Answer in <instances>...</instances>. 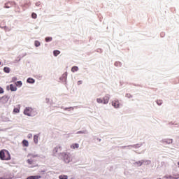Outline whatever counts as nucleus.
Returning a JSON list of instances; mask_svg holds the SVG:
<instances>
[{
  "instance_id": "nucleus-17",
  "label": "nucleus",
  "mask_w": 179,
  "mask_h": 179,
  "mask_svg": "<svg viewBox=\"0 0 179 179\" xmlns=\"http://www.w3.org/2000/svg\"><path fill=\"white\" fill-rule=\"evenodd\" d=\"M59 150H61V146L58 145L54 148L53 152L54 153H57V152H59Z\"/></svg>"
},
{
  "instance_id": "nucleus-35",
  "label": "nucleus",
  "mask_w": 179,
  "mask_h": 179,
  "mask_svg": "<svg viewBox=\"0 0 179 179\" xmlns=\"http://www.w3.org/2000/svg\"><path fill=\"white\" fill-rule=\"evenodd\" d=\"M115 66H121V63L119 62H115Z\"/></svg>"
},
{
  "instance_id": "nucleus-43",
  "label": "nucleus",
  "mask_w": 179,
  "mask_h": 179,
  "mask_svg": "<svg viewBox=\"0 0 179 179\" xmlns=\"http://www.w3.org/2000/svg\"><path fill=\"white\" fill-rule=\"evenodd\" d=\"M97 141H99V142H101V139L99 138H97Z\"/></svg>"
},
{
  "instance_id": "nucleus-26",
  "label": "nucleus",
  "mask_w": 179,
  "mask_h": 179,
  "mask_svg": "<svg viewBox=\"0 0 179 179\" xmlns=\"http://www.w3.org/2000/svg\"><path fill=\"white\" fill-rule=\"evenodd\" d=\"M34 162V159L29 158L27 160V163H28V164H33V162Z\"/></svg>"
},
{
  "instance_id": "nucleus-32",
  "label": "nucleus",
  "mask_w": 179,
  "mask_h": 179,
  "mask_svg": "<svg viewBox=\"0 0 179 179\" xmlns=\"http://www.w3.org/2000/svg\"><path fill=\"white\" fill-rule=\"evenodd\" d=\"M31 17L32 19H37V14H36L35 13H33L31 14Z\"/></svg>"
},
{
  "instance_id": "nucleus-12",
  "label": "nucleus",
  "mask_w": 179,
  "mask_h": 179,
  "mask_svg": "<svg viewBox=\"0 0 179 179\" xmlns=\"http://www.w3.org/2000/svg\"><path fill=\"white\" fill-rule=\"evenodd\" d=\"M77 134H84V135H87V134H89V131H87V130H81V131H78L76 132Z\"/></svg>"
},
{
  "instance_id": "nucleus-37",
  "label": "nucleus",
  "mask_w": 179,
  "mask_h": 179,
  "mask_svg": "<svg viewBox=\"0 0 179 179\" xmlns=\"http://www.w3.org/2000/svg\"><path fill=\"white\" fill-rule=\"evenodd\" d=\"M166 178L167 179H176V178H174L173 176H166Z\"/></svg>"
},
{
  "instance_id": "nucleus-10",
  "label": "nucleus",
  "mask_w": 179,
  "mask_h": 179,
  "mask_svg": "<svg viewBox=\"0 0 179 179\" xmlns=\"http://www.w3.org/2000/svg\"><path fill=\"white\" fill-rule=\"evenodd\" d=\"M27 83H30L31 85H33L34 83H36V80H34V78H29L27 80Z\"/></svg>"
},
{
  "instance_id": "nucleus-9",
  "label": "nucleus",
  "mask_w": 179,
  "mask_h": 179,
  "mask_svg": "<svg viewBox=\"0 0 179 179\" xmlns=\"http://www.w3.org/2000/svg\"><path fill=\"white\" fill-rule=\"evenodd\" d=\"M143 163H145V159L138 161V162H136L134 163V164H137L138 167H141V166H142L143 164Z\"/></svg>"
},
{
  "instance_id": "nucleus-46",
  "label": "nucleus",
  "mask_w": 179,
  "mask_h": 179,
  "mask_svg": "<svg viewBox=\"0 0 179 179\" xmlns=\"http://www.w3.org/2000/svg\"><path fill=\"white\" fill-rule=\"evenodd\" d=\"M61 108H64V107H63V106H62V107H61Z\"/></svg>"
},
{
  "instance_id": "nucleus-39",
  "label": "nucleus",
  "mask_w": 179,
  "mask_h": 179,
  "mask_svg": "<svg viewBox=\"0 0 179 179\" xmlns=\"http://www.w3.org/2000/svg\"><path fill=\"white\" fill-rule=\"evenodd\" d=\"M82 83H83V81L79 80V81H78L77 85L79 86V85H82Z\"/></svg>"
},
{
  "instance_id": "nucleus-30",
  "label": "nucleus",
  "mask_w": 179,
  "mask_h": 179,
  "mask_svg": "<svg viewBox=\"0 0 179 179\" xmlns=\"http://www.w3.org/2000/svg\"><path fill=\"white\" fill-rule=\"evenodd\" d=\"M59 179H68V176L66 175H61L59 176Z\"/></svg>"
},
{
  "instance_id": "nucleus-1",
  "label": "nucleus",
  "mask_w": 179,
  "mask_h": 179,
  "mask_svg": "<svg viewBox=\"0 0 179 179\" xmlns=\"http://www.w3.org/2000/svg\"><path fill=\"white\" fill-rule=\"evenodd\" d=\"M24 115H27V117H36L37 114H38V111H37V108L32 107H27L24 110Z\"/></svg>"
},
{
  "instance_id": "nucleus-34",
  "label": "nucleus",
  "mask_w": 179,
  "mask_h": 179,
  "mask_svg": "<svg viewBox=\"0 0 179 179\" xmlns=\"http://www.w3.org/2000/svg\"><path fill=\"white\" fill-rule=\"evenodd\" d=\"M166 143L168 144L173 143V139H168L166 141Z\"/></svg>"
},
{
  "instance_id": "nucleus-4",
  "label": "nucleus",
  "mask_w": 179,
  "mask_h": 179,
  "mask_svg": "<svg viewBox=\"0 0 179 179\" xmlns=\"http://www.w3.org/2000/svg\"><path fill=\"white\" fill-rule=\"evenodd\" d=\"M110 97V94H106L102 99L103 104H108Z\"/></svg>"
},
{
  "instance_id": "nucleus-25",
  "label": "nucleus",
  "mask_w": 179,
  "mask_h": 179,
  "mask_svg": "<svg viewBox=\"0 0 179 179\" xmlns=\"http://www.w3.org/2000/svg\"><path fill=\"white\" fill-rule=\"evenodd\" d=\"M34 45H35V47H40V45H41V43H40V41H35Z\"/></svg>"
},
{
  "instance_id": "nucleus-42",
  "label": "nucleus",
  "mask_w": 179,
  "mask_h": 179,
  "mask_svg": "<svg viewBox=\"0 0 179 179\" xmlns=\"http://www.w3.org/2000/svg\"><path fill=\"white\" fill-rule=\"evenodd\" d=\"M4 8H6V9H9V8H10V6H6Z\"/></svg>"
},
{
  "instance_id": "nucleus-21",
  "label": "nucleus",
  "mask_w": 179,
  "mask_h": 179,
  "mask_svg": "<svg viewBox=\"0 0 179 179\" xmlns=\"http://www.w3.org/2000/svg\"><path fill=\"white\" fill-rule=\"evenodd\" d=\"M59 54H61V52H59V50H54L53 51V55H55V57H58V55H59Z\"/></svg>"
},
{
  "instance_id": "nucleus-16",
  "label": "nucleus",
  "mask_w": 179,
  "mask_h": 179,
  "mask_svg": "<svg viewBox=\"0 0 179 179\" xmlns=\"http://www.w3.org/2000/svg\"><path fill=\"white\" fill-rule=\"evenodd\" d=\"M142 146V144H134L132 145L131 149H139Z\"/></svg>"
},
{
  "instance_id": "nucleus-23",
  "label": "nucleus",
  "mask_w": 179,
  "mask_h": 179,
  "mask_svg": "<svg viewBox=\"0 0 179 179\" xmlns=\"http://www.w3.org/2000/svg\"><path fill=\"white\" fill-rule=\"evenodd\" d=\"M3 71L6 73H9V72H10V69L9 67H4L3 68Z\"/></svg>"
},
{
  "instance_id": "nucleus-36",
  "label": "nucleus",
  "mask_w": 179,
  "mask_h": 179,
  "mask_svg": "<svg viewBox=\"0 0 179 179\" xmlns=\"http://www.w3.org/2000/svg\"><path fill=\"white\" fill-rule=\"evenodd\" d=\"M126 97H127V99H132V95L131 94H126Z\"/></svg>"
},
{
  "instance_id": "nucleus-11",
  "label": "nucleus",
  "mask_w": 179,
  "mask_h": 179,
  "mask_svg": "<svg viewBox=\"0 0 179 179\" xmlns=\"http://www.w3.org/2000/svg\"><path fill=\"white\" fill-rule=\"evenodd\" d=\"M10 90H11V92H16V90H17V87H16L13 84H10Z\"/></svg>"
},
{
  "instance_id": "nucleus-38",
  "label": "nucleus",
  "mask_w": 179,
  "mask_h": 179,
  "mask_svg": "<svg viewBox=\"0 0 179 179\" xmlns=\"http://www.w3.org/2000/svg\"><path fill=\"white\" fill-rule=\"evenodd\" d=\"M16 80H17V78H16V77H13V78H12V82H16Z\"/></svg>"
},
{
  "instance_id": "nucleus-24",
  "label": "nucleus",
  "mask_w": 179,
  "mask_h": 179,
  "mask_svg": "<svg viewBox=\"0 0 179 179\" xmlns=\"http://www.w3.org/2000/svg\"><path fill=\"white\" fill-rule=\"evenodd\" d=\"M22 85H23V83H22V81H17L15 83V85L17 87H22Z\"/></svg>"
},
{
  "instance_id": "nucleus-18",
  "label": "nucleus",
  "mask_w": 179,
  "mask_h": 179,
  "mask_svg": "<svg viewBox=\"0 0 179 179\" xmlns=\"http://www.w3.org/2000/svg\"><path fill=\"white\" fill-rule=\"evenodd\" d=\"M6 153L7 154L6 155V160H10V154L9 153V151L6 150Z\"/></svg>"
},
{
  "instance_id": "nucleus-22",
  "label": "nucleus",
  "mask_w": 179,
  "mask_h": 179,
  "mask_svg": "<svg viewBox=\"0 0 179 179\" xmlns=\"http://www.w3.org/2000/svg\"><path fill=\"white\" fill-rule=\"evenodd\" d=\"M96 103H98V104H103V99H101V98H97V99H96Z\"/></svg>"
},
{
  "instance_id": "nucleus-20",
  "label": "nucleus",
  "mask_w": 179,
  "mask_h": 179,
  "mask_svg": "<svg viewBox=\"0 0 179 179\" xmlns=\"http://www.w3.org/2000/svg\"><path fill=\"white\" fill-rule=\"evenodd\" d=\"M125 148L129 149V150H132V145L122 147V149H125Z\"/></svg>"
},
{
  "instance_id": "nucleus-31",
  "label": "nucleus",
  "mask_w": 179,
  "mask_h": 179,
  "mask_svg": "<svg viewBox=\"0 0 179 179\" xmlns=\"http://www.w3.org/2000/svg\"><path fill=\"white\" fill-rule=\"evenodd\" d=\"M13 113H16L17 114V113H20V110L17 108H15L13 109Z\"/></svg>"
},
{
  "instance_id": "nucleus-41",
  "label": "nucleus",
  "mask_w": 179,
  "mask_h": 179,
  "mask_svg": "<svg viewBox=\"0 0 179 179\" xmlns=\"http://www.w3.org/2000/svg\"><path fill=\"white\" fill-rule=\"evenodd\" d=\"M40 5H41V3L39 1L36 3V6H39Z\"/></svg>"
},
{
  "instance_id": "nucleus-44",
  "label": "nucleus",
  "mask_w": 179,
  "mask_h": 179,
  "mask_svg": "<svg viewBox=\"0 0 179 179\" xmlns=\"http://www.w3.org/2000/svg\"><path fill=\"white\" fill-rule=\"evenodd\" d=\"M134 152H135V153H139L138 151L133 150Z\"/></svg>"
},
{
  "instance_id": "nucleus-6",
  "label": "nucleus",
  "mask_w": 179,
  "mask_h": 179,
  "mask_svg": "<svg viewBox=\"0 0 179 179\" xmlns=\"http://www.w3.org/2000/svg\"><path fill=\"white\" fill-rule=\"evenodd\" d=\"M0 100L2 104H6V103H8V101H9V96L8 95H4L0 99Z\"/></svg>"
},
{
  "instance_id": "nucleus-15",
  "label": "nucleus",
  "mask_w": 179,
  "mask_h": 179,
  "mask_svg": "<svg viewBox=\"0 0 179 179\" xmlns=\"http://www.w3.org/2000/svg\"><path fill=\"white\" fill-rule=\"evenodd\" d=\"M71 149H79V143H73L71 145Z\"/></svg>"
},
{
  "instance_id": "nucleus-48",
  "label": "nucleus",
  "mask_w": 179,
  "mask_h": 179,
  "mask_svg": "<svg viewBox=\"0 0 179 179\" xmlns=\"http://www.w3.org/2000/svg\"><path fill=\"white\" fill-rule=\"evenodd\" d=\"M0 65H1V62H0Z\"/></svg>"
},
{
  "instance_id": "nucleus-45",
  "label": "nucleus",
  "mask_w": 179,
  "mask_h": 179,
  "mask_svg": "<svg viewBox=\"0 0 179 179\" xmlns=\"http://www.w3.org/2000/svg\"><path fill=\"white\" fill-rule=\"evenodd\" d=\"M158 106H162V103L157 102Z\"/></svg>"
},
{
  "instance_id": "nucleus-7",
  "label": "nucleus",
  "mask_w": 179,
  "mask_h": 179,
  "mask_svg": "<svg viewBox=\"0 0 179 179\" xmlns=\"http://www.w3.org/2000/svg\"><path fill=\"white\" fill-rule=\"evenodd\" d=\"M112 106L114 108H120V101L118 99H115L112 101Z\"/></svg>"
},
{
  "instance_id": "nucleus-19",
  "label": "nucleus",
  "mask_w": 179,
  "mask_h": 179,
  "mask_svg": "<svg viewBox=\"0 0 179 179\" xmlns=\"http://www.w3.org/2000/svg\"><path fill=\"white\" fill-rule=\"evenodd\" d=\"M34 142L36 144L38 143V136L37 135L34 136Z\"/></svg>"
},
{
  "instance_id": "nucleus-3",
  "label": "nucleus",
  "mask_w": 179,
  "mask_h": 179,
  "mask_svg": "<svg viewBox=\"0 0 179 179\" xmlns=\"http://www.w3.org/2000/svg\"><path fill=\"white\" fill-rule=\"evenodd\" d=\"M12 178H13V176H12V173H10V172H6L3 176L0 177V179H12Z\"/></svg>"
},
{
  "instance_id": "nucleus-40",
  "label": "nucleus",
  "mask_w": 179,
  "mask_h": 179,
  "mask_svg": "<svg viewBox=\"0 0 179 179\" xmlns=\"http://www.w3.org/2000/svg\"><path fill=\"white\" fill-rule=\"evenodd\" d=\"M3 93V88L0 87V94H2Z\"/></svg>"
},
{
  "instance_id": "nucleus-13",
  "label": "nucleus",
  "mask_w": 179,
  "mask_h": 179,
  "mask_svg": "<svg viewBox=\"0 0 179 179\" xmlns=\"http://www.w3.org/2000/svg\"><path fill=\"white\" fill-rule=\"evenodd\" d=\"M27 157L29 158V159H34L35 157H38V155H36V154H29L28 155H27Z\"/></svg>"
},
{
  "instance_id": "nucleus-29",
  "label": "nucleus",
  "mask_w": 179,
  "mask_h": 179,
  "mask_svg": "<svg viewBox=\"0 0 179 179\" xmlns=\"http://www.w3.org/2000/svg\"><path fill=\"white\" fill-rule=\"evenodd\" d=\"M64 110H65L66 111H71V110H75V107H69V108H64Z\"/></svg>"
},
{
  "instance_id": "nucleus-27",
  "label": "nucleus",
  "mask_w": 179,
  "mask_h": 179,
  "mask_svg": "<svg viewBox=\"0 0 179 179\" xmlns=\"http://www.w3.org/2000/svg\"><path fill=\"white\" fill-rule=\"evenodd\" d=\"M45 41L46 43H50V41H52V37H46Z\"/></svg>"
},
{
  "instance_id": "nucleus-47",
  "label": "nucleus",
  "mask_w": 179,
  "mask_h": 179,
  "mask_svg": "<svg viewBox=\"0 0 179 179\" xmlns=\"http://www.w3.org/2000/svg\"><path fill=\"white\" fill-rule=\"evenodd\" d=\"M36 29H38V27H36Z\"/></svg>"
},
{
  "instance_id": "nucleus-5",
  "label": "nucleus",
  "mask_w": 179,
  "mask_h": 179,
  "mask_svg": "<svg viewBox=\"0 0 179 179\" xmlns=\"http://www.w3.org/2000/svg\"><path fill=\"white\" fill-rule=\"evenodd\" d=\"M8 154L6 153V150H1L0 151V159L1 160H6V156Z\"/></svg>"
},
{
  "instance_id": "nucleus-33",
  "label": "nucleus",
  "mask_w": 179,
  "mask_h": 179,
  "mask_svg": "<svg viewBox=\"0 0 179 179\" xmlns=\"http://www.w3.org/2000/svg\"><path fill=\"white\" fill-rule=\"evenodd\" d=\"M144 163L146 164V166H149V164H150L151 162H150V160H144Z\"/></svg>"
},
{
  "instance_id": "nucleus-14",
  "label": "nucleus",
  "mask_w": 179,
  "mask_h": 179,
  "mask_svg": "<svg viewBox=\"0 0 179 179\" xmlns=\"http://www.w3.org/2000/svg\"><path fill=\"white\" fill-rule=\"evenodd\" d=\"M78 71H79V67H78V66H73L71 68V72L73 73L78 72Z\"/></svg>"
},
{
  "instance_id": "nucleus-8",
  "label": "nucleus",
  "mask_w": 179,
  "mask_h": 179,
  "mask_svg": "<svg viewBox=\"0 0 179 179\" xmlns=\"http://www.w3.org/2000/svg\"><path fill=\"white\" fill-rule=\"evenodd\" d=\"M67 77H68V73H64L60 78V80L66 82Z\"/></svg>"
},
{
  "instance_id": "nucleus-28",
  "label": "nucleus",
  "mask_w": 179,
  "mask_h": 179,
  "mask_svg": "<svg viewBox=\"0 0 179 179\" xmlns=\"http://www.w3.org/2000/svg\"><path fill=\"white\" fill-rule=\"evenodd\" d=\"M22 145H24V146H26V148H27V146H29V141H27V140H23Z\"/></svg>"
},
{
  "instance_id": "nucleus-2",
  "label": "nucleus",
  "mask_w": 179,
  "mask_h": 179,
  "mask_svg": "<svg viewBox=\"0 0 179 179\" xmlns=\"http://www.w3.org/2000/svg\"><path fill=\"white\" fill-rule=\"evenodd\" d=\"M59 156L66 164H69L73 160L72 155L69 152H61Z\"/></svg>"
}]
</instances>
